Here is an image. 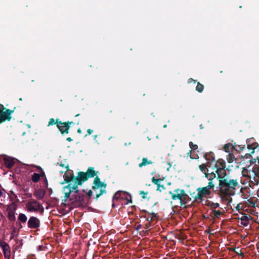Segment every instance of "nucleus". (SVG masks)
Segmentation results:
<instances>
[{"label": "nucleus", "mask_w": 259, "mask_h": 259, "mask_svg": "<svg viewBox=\"0 0 259 259\" xmlns=\"http://www.w3.org/2000/svg\"><path fill=\"white\" fill-rule=\"evenodd\" d=\"M217 180L219 181V184L216 187V194L219 196L222 201L230 202L232 199L230 197L235 195L236 188L239 186L237 180L229 179L226 168L220 171Z\"/></svg>", "instance_id": "1"}, {"label": "nucleus", "mask_w": 259, "mask_h": 259, "mask_svg": "<svg viewBox=\"0 0 259 259\" xmlns=\"http://www.w3.org/2000/svg\"><path fill=\"white\" fill-rule=\"evenodd\" d=\"M85 172L86 173L88 179L90 178H94L96 176L94 180L92 189L96 190L98 188H100L99 193H97L96 195V197L95 198L97 200L100 196L103 195L104 193H106V184L101 181L100 178L97 176L98 171L95 170L94 167H89Z\"/></svg>", "instance_id": "2"}, {"label": "nucleus", "mask_w": 259, "mask_h": 259, "mask_svg": "<svg viewBox=\"0 0 259 259\" xmlns=\"http://www.w3.org/2000/svg\"><path fill=\"white\" fill-rule=\"evenodd\" d=\"M203 157L206 159V163H212L214 165L213 167L217 168V170L219 171L226 168V164L225 160L222 159H215L214 154L212 152H206L203 154Z\"/></svg>", "instance_id": "3"}, {"label": "nucleus", "mask_w": 259, "mask_h": 259, "mask_svg": "<svg viewBox=\"0 0 259 259\" xmlns=\"http://www.w3.org/2000/svg\"><path fill=\"white\" fill-rule=\"evenodd\" d=\"M64 180L61 184L63 185L65 183H69L72 181H75L77 184H79L81 186L84 182L87 181L89 179L86 175V173L83 171H79L77 172V176L76 177L73 174L71 176H67L64 175L63 176Z\"/></svg>", "instance_id": "4"}, {"label": "nucleus", "mask_w": 259, "mask_h": 259, "mask_svg": "<svg viewBox=\"0 0 259 259\" xmlns=\"http://www.w3.org/2000/svg\"><path fill=\"white\" fill-rule=\"evenodd\" d=\"M214 188L215 185L213 182H208L207 186L206 187L198 188L196 190L198 193L194 197L195 200L196 201L198 200L203 201L204 200V198L206 195H209L211 194V189L213 191H215L214 190Z\"/></svg>", "instance_id": "5"}, {"label": "nucleus", "mask_w": 259, "mask_h": 259, "mask_svg": "<svg viewBox=\"0 0 259 259\" xmlns=\"http://www.w3.org/2000/svg\"><path fill=\"white\" fill-rule=\"evenodd\" d=\"M169 194L171 195L172 200H179L182 205L186 204L187 198H189V196L184 189H176L174 192L169 191Z\"/></svg>", "instance_id": "6"}, {"label": "nucleus", "mask_w": 259, "mask_h": 259, "mask_svg": "<svg viewBox=\"0 0 259 259\" xmlns=\"http://www.w3.org/2000/svg\"><path fill=\"white\" fill-rule=\"evenodd\" d=\"M249 179V185H257L259 183V166L255 165L251 171L245 176Z\"/></svg>", "instance_id": "7"}, {"label": "nucleus", "mask_w": 259, "mask_h": 259, "mask_svg": "<svg viewBox=\"0 0 259 259\" xmlns=\"http://www.w3.org/2000/svg\"><path fill=\"white\" fill-rule=\"evenodd\" d=\"M14 111V110L7 109L0 104V124L6 121H10L12 118L11 114Z\"/></svg>", "instance_id": "8"}, {"label": "nucleus", "mask_w": 259, "mask_h": 259, "mask_svg": "<svg viewBox=\"0 0 259 259\" xmlns=\"http://www.w3.org/2000/svg\"><path fill=\"white\" fill-rule=\"evenodd\" d=\"M247 148L250 152L248 153H246L243 156V158L246 159L249 158L251 157L252 154L256 153V155L254 156V159L255 160V158L259 160V145L257 143H253L252 144H247Z\"/></svg>", "instance_id": "9"}, {"label": "nucleus", "mask_w": 259, "mask_h": 259, "mask_svg": "<svg viewBox=\"0 0 259 259\" xmlns=\"http://www.w3.org/2000/svg\"><path fill=\"white\" fill-rule=\"evenodd\" d=\"M212 164H209L208 170L203 172L205 177L208 179V182H213V180L218 177V173H220V171H218L216 169L217 168L212 167Z\"/></svg>", "instance_id": "10"}, {"label": "nucleus", "mask_w": 259, "mask_h": 259, "mask_svg": "<svg viewBox=\"0 0 259 259\" xmlns=\"http://www.w3.org/2000/svg\"><path fill=\"white\" fill-rule=\"evenodd\" d=\"M64 124V122H62L59 118H57L56 120H55L54 118H51L49 120L47 126H50L56 124L61 134L64 135L66 134V132H63L66 129V127L64 126H65Z\"/></svg>", "instance_id": "11"}, {"label": "nucleus", "mask_w": 259, "mask_h": 259, "mask_svg": "<svg viewBox=\"0 0 259 259\" xmlns=\"http://www.w3.org/2000/svg\"><path fill=\"white\" fill-rule=\"evenodd\" d=\"M69 200L73 203H75L78 206H82L84 203V195L80 193L72 194Z\"/></svg>", "instance_id": "12"}, {"label": "nucleus", "mask_w": 259, "mask_h": 259, "mask_svg": "<svg viewBox=\"0 0 259 259\" xmlns=\"http://www.w3.org/2000/svg\"><path fill=\"white\" fill-rule=\"evenodd\" d=\"M40 207L41 204L35 200L29 201L26 203L27 209L30 212L38 211Z\"/></svg>", "instance_id": "13"}, {"label": "nucleus", "mask_w": 259, "mask_h": 259, "mask_svg": "<svg viewBox=\"0 0 259 259\" xmlns=\"http://www.w3.org/2000/svg\"><path fill=\"white\" fill-rule=\"evenodd\" d=\"M0 247L2 248L4 256L6 258L10 259L11 249L9 245L3 240H0Z\"/></svg>", "instance_id": "14"}, {"label": "nucleus", "mask_w": 259, "mask_h": 259, "mask_svg": "<svg viewBox=\"0 0 259 259\" xmlns=\"http://www.w3.org/2000/svg\"><path fill=\"white\" fill-rule=\"evenodd\" d=\"M28 228L30 229H37L40 226V221L35 217H31L27 222Z\"/></svg>", "instance_id": "15"}, {"label": "nucleus", "mask_w": 259, "mask_h": 259, "mask_svg": "<svg viewBox=\"0 0 259 259\" xmlns=\"http://www.w3.org/2000/svg\"><path fill=\"white\" fill-rule=\"evenodd\" d=\"M143 212L145 213V215H143V217L148 222L152 223L154 221H156L158 219V216L157 213H151L146 210H144Z\"/></svg>", "instance_id": "16"}, {"label": "nucleus", "mask_w": 259, "mask_h": 259, "mask_svg": "<svg viewBox=\"0 0 259 259\" xmlns=\"http://www.w3.org/2000/svg\"><path fill=\"white\" fill-rule=\"evenodd\" d=\"M17 208V206L14 203H12L7 208L8 211V218L10 221H14L15 220V215L14 211Z\"/></svg>", "instance_id": "17"}, {"label": "nucleus", "mask_w": 259, "mask_h": 259, "mask_svg": "<svg viewBox=\"0 0 259 259\" xmlns=\"http://www.w3.org/2000/svg\"><path fill=\"white\" fill-rule=\"evenodd\" d=\"M73 182H74V184L72 186H71V184L69 183L67 186L63 187L64 191H66V190H70L71 191V193L72 192H74L75 193H79V190H78V186H79V184H77V183L75 181H73Z\"/></svg>", "instance_id": "18"}, {"label": "nucleus", "mask_w": 259, "mask_h": 259, "mask_svg": "<svg viewBox=\"0 0 259 259\" xmlns=\"http://www.w3.org/2000/svg\"><path fill=\"white\" fill-rule=\"evenodd\" d=\"M253 218L248 214L243 213L242 216L238 218V219L241 221V224L245 227L248 225L249 220H251Z\"/></svg>", "instance_id": "19"}, {"label": "nucleus", "mask_w": 259, "mask_h": 259, "mask_svg": "<svg viewBox=\"0 0 259 259\" xmlns=\"http://www.w3.org/2000/svg\"><path fill=\"white\" fill-rule=\"evenodd\" d=\"M4 162L5 165L9 168H12L15 164L14 159H11L10 158H5L4 159Z\"/></svg>", "instance_id": "20"}, {"label": "nucleus", "mask_w": 259, "mask_h": 259, "mask_svg": "<svg viewBox=\"0 0 259 259\" xmlns=\"http://www.w3.org/2000/svg\"><path fill=\"white\" fill-rule=\"evenodd\" d=\"M205 205L209 207L212 210H215V209L220 207V204L219 203H214L209 200L205 201Z\"/></svg>", "instance_id": "21"}, {"label": "nucleus", "mask_w": 259, "mask_h": 259, "mask_svg": "<svg viewBox=\"0 0 259 259\" xmlns=\"http://www.w3.org/2000/svg\"><path fill=\"white\" fill-rule=\"evenodd\" d=\"M212 164V167H213V165H214L213 164V163H211V164ZM209 164L210 165V163H208V164L207 163H203L202 164H200L199 165V168L200 169V170H201V171L202 172H204L205 171H207L208 169V166H209Z\"/></svg>", "instance_id": "22"}, {"label": "nucleus", "mask_w": 259, "mask_h": 259, "mask_svg": "<svg viewBox=\"0 0 259 259\" xmlns=\"http://www.w3.org/2000/svg\"><path fill=\"white\" fill-rule=\"evenodd\" d=\"M153 162L151 160H148L146 157H144L142 159V162L139 164V166L140 167H142L148 164H151Z\"/></svg>", "instance_id": "23"}, {"label": "nucleus", "mask_w": 259, "mask_h": 259, "mask_svg": "<svg viewBox=\"0 0 259 259\" xmlns=\"http://www.w3.org/2000/svg\"><path fill=\"white\" fill-rule=\"evenodd\" d=\"M44 195L45 192L41 190H38L34 193V196L38 199H42Z\"/></svg>", "instance_id": "24"}, {"label": "nucleus", "mask_w": 259, "mask_h": 259, "mask_svg": "<svg viewBox=\"0 0 259 259\" xmlns=\"http://www.w3.org/2000/svg\"><path fill=\"white\" fill-rule=\"evenodd\" d=\"M65 126H64L65 127H66V129L64 131H63L64 132H66V134H68L69 133V129H70V125L71 124H74V122L73 121H67L66 122H64V124Z\"/></svg>", "instance_id": "25"}, {"label": "nucleus", "mask_w": 259, "mask_h": 259, "mask_svg": "<svg viewBox=\"0 0 259 259\" xmlns=\"http://www.w3.org/2000/svg\"><path fill=\"white\" fill-rule=\"evenodd\" d=\"M123 192L122 191H118L113 196V201H114L115 199H123L124 197L123 196Z\"/></svg>", "instance_id": "26"}, {"label": "nucleus", "mask_w": 259, "mask_h": 259, "mask_svg": "<svg viewBox=\"0 0 259 259\" xmlns=\"http://www.w3.org/2000/svg\"><path fill=\"white\" fill-rule=\"evenodd\" d=\"M123 199H125L128 202L132 203V196L126 192H123Z\"/></svg>", "instance_id": "27"}, {"label": "nucleus", "mask_w": 259, "mask_h": 259, "mask_svg": "<svg viewBox=\"0 0 259 259\" xmlns=\"http://www.w3.org/2000/svg\"><path fill=\"white\" fill-rule=\"evenodd\" d=\"M31 180L34 183H37L40 180V175L37 173H34L31 177Z\"/></svg>", "instance_id": "28"}, {"label": "nucleus", "mask_w": 259, "mask_h": 259, "mask_svg": "<svg viewBox=\"0 0 259 259\" xmlns=\"http://www.w3.org/2000/svg\"><path fill=\"white\" fill-rule=\"evenodd\" d=\"M66 170L65 171H60L61 173L64 172V175H66L67 176H71L72 174H73V171L72 170L69 169V166L68 164H67L65 166Z\"/></svg>", "instance_id": "29"}, {"label": "nucleus", "mask_w": 259, "mask_h": 259, "mask_svg": "<svg viewBox=\"0 0 259 259\" xmlns=\"http://www.w3.org/2000/svg\"><path fill=\"white\" fill-rule=\"evenodd\" d=\"M67 191H65L64 192V199L62 200V201H67V200L70 199V194L71 193V191L70 190H67Z\"/></svg>", "instance_id": "30"}, {"label": "nucleus", "mask_w": 259, "mask_h": 259, "mask_svg": "<svg viewBox=\"0 0 259 259\" xmlns=\"http://www.w3.org/2000/svg\"><path fill=\"white\" fill-rule=\"evenodd\" d=\"M18 220L22 223H25L27 221V217L24 213H20L18 217Z\"/></svg>", "instance_id": "31"}, {"label": "nucleus", "mask_w": 259, "mask_h": 259, "mask_svg": "<svg viewBox=\"0 0 259 259\" xmlns=\"http://www.w3.org/2000/svg\"><path fill=\"white\" fill-rule=\"evenodd\" d=\"M204 90V85L200 82L197 83V85L196 87V91L199 93H201Z\"/></svg>", "instance_id": "32"}, {"label": "nucleus", "mask_w": 259, "mask_h": 259, "mask_svg": "<svg viewBox=\"0 0 259 259\" xmlns=\"http://www.w3.org/2000/svg\"><path fill=\"white\" fill-rule=\"evenodd\" d=\"M212 212L213 213L214 216L218 219L220 218V215L223 214V212L219 210H212Z\"/></svg>", "instance_id": "33"}, {"label": "nucleus", "mask_w": 259, "mask_h": 259, "mask_svg": "<svg viewBox=\"0 0 259 259\" xmlns=\"http://www.w3.org/2000/svg\"><path fill=\"white\" fill-rule=\"evenodd\" d=\"M231 145H232V143H228V144H225L224 146L223 150L226 152H229L230 148H231Z\"/></svg>", "instance_id": "34"}, {"label": "nucleus", "mask_w": 259, "mask_h": 259, "mask_svg": "<svg viewBox=\"0 0 259 259\" xmlns=\"http://www.w3.org/2000/svg\"><path fill=\"white\" fill-rule=\"evenodd\" d=\"M235 157L233 154L230 153L227 158V160L229 163H232L235 159Z\"/></svg>", "instance_id": "35"}, {"label": "nucleus", "mask_w": 259, "mask_h": 259, "mask_svg": "<svg viewBox=\"0 0 259 259\" xmlns=\"http://www.w3.org/2000/svg\"><path fill=\"white\" fill-rule=\"evenodd\" d=\"M189 145L191 150H195L198 149V146L196 144H194L192 142H190Z\"/></svg>", "instance_id": "36"}, {"label": "nucleus", "mask_w": 259, "mask_h": 259, "mask_svg": "<svg viewBox=\"0 0 259 259\" xmlns=\"http://www.w3.org/2000/svg\"><path fill=\"white\" fill-rule=\"evenodd\" d=\"M152 182L155 185H157L159 183L162 181L160 179H156L154 177H153L151 179Z\"/></svg>", "instance_id": "37"}, {"label": "nucleus", "mask_w": 259, "mask_h": 259, "mask_svg": "<svg viewBox=\"0 0 259 259\" xmlns=\"http://www.w3.org/2000/svg\"><path fill=\"white\" fill-rule=\"evenodd\" d=\"M245 148V145H239L237 148H235V151L240 152Z\"/></svg>", "instance_id": "38"}, {"label": "nucleus", "mask_w": 259, "mask_h": 259, "mask_svg": "<svg viewBox=\"0 0 259 259\" xmlns=\"http://www.w3.org/2000/svg\"><path fill=\"white\" fill-rule=\"evenodd\" d=\"M165 189V187H164V186L163 185H161L160 183L157 185V191L161 192L162 189L164 190Z\"/></svg>", "instance_id": "39"}, {"label": "nucleus", "mask_w": 259, "mask_h": 259, "mask_svg": "<svg viewBox=\"0 0 259 259\" xmlns=\"http://www.w3.org/2000/svg\"><path fill=\"white\" fill-rule=\"evenodd\" d=\"M140 195H141V197L143 199H146L147 198L146 195L148 194V192H145L144 191H140L139 192Z\"/></svg>", "instance_id": "40"}, {"label": "nucleus", "mask_w": 259, "mask_h": 259, "mask_svg": "<svg viewBox=\"0 0 259 259\" xmlns=\"http://www.w3.org/2000/svg\"><path fill=\"white\" fill-rule=\"evenodd\" d=\"M16 229L15 228H13V230L11 232V237H10L11 239H12L15 237V236L16 235Z\"/></svg>", "instance_id": "41"}, {"label": "nucleus", "mask_w": 259, "mask_h": 259, "mask_svg": "<svg viewBox=\"0 0 259 259\" xmlns=\"http://www.w3.org/2000/svg\"><path fill=\"white\" fill-rule=\"evenodd\" d=\"M37 168L38 169H40V170H41L40 174H39V175H40V178L45 177L46 176V175H45V172L42 170L40 166H38Z\"/></svg>", "instance_id": "42"}, {"label": "nucleus", "mask_w": 259, "mask_h": 259, "mask_svg": "<svg viewBox=\"0 0 259 259\" xmlns=\"http://www.w3.org/2000/svg\"><path fill=\"white\" fill-rule=\"evenodd\" d=\"M153 225L152 224V223H150V222H147L146 224H145V228L146 229H150V228Z\"/></svg>", "instance_id": "43"}, {"label": "nucleus", "mask_w": 259, "mask_h": 259, "mask_svg": "<svg viewBox=\"0 0 259 259\" xmlns=\"http://www.w3.org/2000/svg\"><path fill=\"white\" fill-rule=\"evenodd\" d=\"M93 194V191L91 190H90L87 193V196L90 198Z\"/></svg>", "instance_id": "44"}, {"label": "nucleus", "mask_w": 259, "mask_h": 259, "mask_svg": "<svg viewBox=\"0 0 259 259\" xmlns=\"http://www.w3.org/2000/svg\"><path fill=\"white\" fill-rule=\"evenodd\" d=\"M238 145H237L236 143H234V144H232V145H231V149L235 150V148H237Z\"/></svg>", "instance_id": "45"}, {"label": "nucleus", "mask_w": 259, "mask_h": 259, "mask_svg": "<svg viewBox=\"0 0 259 259\" xmlns=\"http://www.w3.org/2000/svg\"><path fill=\"white\" fill-rule=\"evenodd\" d=\"M192 82H194V83H196V80H194L193 79V78H190L189 79H188V82L189 83H191Z\"/></svg>", "instance_id": "46"}, {"label": "nucleus", "mask_w": 259, "mask_h": 259, "mask_svg": "<svg viewBox=\"0 0 259 259\" xmlns=\"http://www.w3.org/2000/svg\"><path fill=\"white\" fill-rule=\"evenodd\" d=\"M58 164H59V163H58ZM59 165H60V166H61L63 167H64L65 168V166H66V165H65V164L64 163H63L62 161L59 163Z\"/></svg>", "instance_id": "47"}, {"label": "nucleus", "mask_w": 259, "mask_h": 259, "mask_svg": "<svg viewBox=\"0 0 259 259\" xmlns=\"http://www.w3.org/2000/svg\"><path fill=\"white\" fill-rule=\"evenodd\" d=\"M93 130L91 129H88L87 131V132L89 134V135H91L93 133Z\"/></svg>", "instance_id": "48"}, {"label": "nucleus", "mask_w": 259, "mask_h": 259, "mask_svg": "<svg viewBox=\"0 0 259 259\" xmlns=\"http://www.w3.org/2000/svg\"><path fill=\"white\" fill-rule=\"evenodd\" d=\"M66 140L68 142H71L72 141V139L70 137H68L67 139H66Z\"/></svg>", "instance_id": "49"}, {"label": "nucleus", "mask_w": 259, "mask_h": 259, "mask_svg": "<svg viewBox=\"0 0 259 259\" xmlns=\"http://www.w3.org/2000/svg\"><path fill=\"white\" fill-rule=\"evenodd\" d=\"M168 165V167L167 168V170L168 171L169 170V169L171 167V164L169 163V162H168L167 163Z\"/></svg>", "instance_id": "50"}, {"label": "nucleus", "mask_w": 259, "mask_h": 259, "mask_svg": "<svg viewBox=\"0 0 259 259\" xmlns=\"http://www.w3.org/2000/svg\"><path fill=\"white\" fill-rule=\"evenodd\" d=\"M77 133H79V134H81V130L80 128H78L77 129Z\"/></svg>", "instance_id": "51"}, {"label": "nucleus", "mask_w": 259, "mask_h": 259, "mask_svg": "<svg viewBox=\"0 0 259 259\" xmlns=\"http://www.w3.org/2000/svg\"><path fill=\"white\" fill-rule=\"evenodd\" d=\"M141 228V225H139L137 227V230H139Z\"/></svg>", "instance_id": "52"}, {"label": "nucleus", "mask_w": 259, "mask_h": 259, "mask_svg": "<svg viewBox=\"0 0 259 259\" xmlns=\"http://www.w3.org/2000/svg\"><path fill=\"white\" fill-rule=\"evenodd\" d=\"M236 208L237 210H239L240 209V205L238 204L237 205V206L236 207Z\"/></svg>", "instance_id": "53"}, {"label": "nucleus", "mask_w": 259, "mask_h": 259, "mask_svg": "<svg viewBox=\"0 0 259 259\" xmlns=\"http://www.w3.org/2000/svg\"><path fill=\"white\" fill-rule=\"evenodd\" d=\"M67 202V201H63L62 204L64 205H66V203Z\"/></svg>", "instance_id": "54"}, {"label": "nucleus", "mask_w": 259, "mask_h": 259, "mask_svg": "<svg viewBox=\"0 0 259 259\" xmlns=\"http://www.w3.org/2000/svg\"><path fill=\"white\" fill-rule=\"evenodd\" d=\"M191 151H192V150H189V152H188V153H187V154H188V155H190V154H191Z\"/></svg>", "instance_id": "55"}, {"label": "nucleus", "mask_w": 259, "mask_h": 259, "mask_svg": "<svg viewBox=\"0 0 259 259\" xmlns=\"http://www.w3.org/2000/svg\"><path fill=\"white\" fill-rule=\"evenodd\" d=\"M112 207L114 208L115 207V204L113 203L112 205Z\"/></svg>", "instance_id": "56"}, {"label": "nucleus", "mask_w": 259, "mask_h": 259, "mask_svg": "<svg viewBox=\"0 0 259 259\" xmlns=\"http://www.w3.org/2000/svg\"><path fill=\"white\" fill-rule=\"evenodd\" d=\"M167 127V125H166V124H164V125H163V127H164V128H165V127Z\"/></svg>", "instance_id": "57"}, {"label": "nucleus", "mask_w": 259, "mask_h": 259, "mask_svg": "<svg viewBox=\"0 0 259 259\" xmlns=\"http://www.w3.org/2000/svg\"><path fill=\"white\" fill-rule=\"evenodd\" d=\"M79 115V114H77L76 115H75V117H77Z\"/></svg>", "instance_id": "58"}, {"label": "nucleus", "mask_w": 259, "mask_h": 259, "mask_svg": "<svg viewBox=\"0 0 259 259\" xmlns=\"http://www.w3.org/2000/svg\"><path fill=\"white\" fill-rule=\"evenodd\" d=\"M2 195V192L1 191V190H0V196Z\"/></svg>", "instance_id": "59"}, {"label": "nucleus", "mask_w": 259, "mask_h": 259, "mask_svg": "<svg viewBox=\"0 0 259 259\" xmlns=\"http://www.w3.org/2000/svg\"><path fill=\"white\" fill-rule=\"evenodd\" d=\"M82 191H83V192H85V190H84V189H83V190H82Z\"/></svg>", "instance_id": "60"}, {"label": "nucleus", "mask_w": 259, "mask_h": 259, "mask_svg": "<svg viewBox=\"0 0 259 259\" xmlns=\"http://www.w3.org/2000/svg\"><path fill=\"white\" fill-rule=\"evenodd\" d=\"M19 100L22 101V99L21 98H20L19 99Z\"/></svg>", "instance_id": "61"}, {"label": "nucleus", "mask_w": 259, "mask_h": 259, "mask_svg": "<svg viewBox=\"0 0 259 259\" xmlns=\"http://www.w3.org/2000/svg\"><path fill=\"white\" fill-rule=\"evenodd\" d=\"M97 135L95 136L94 139H95L97 137Z\"/></svg>", "instance_id": "62"}, {"label": "nucleus", "mask_w": 259, "mask_h": 259, "mask_svg": "<svg viewBox=\"0 0 259 259\" xmlns=\"http://www.w3.org/2000/svg\"><path fill=\"white\" fill-rule=\"evenodd\" d=\"M22 227V225H20V228H21Z\"/></svg>", "instance_id": "63"}, {"label": "nucleus", "mask_w": 259, "mask_h": 259, "mask_svg": "<svg viewBox=\"0 0 259 259\" xmlns=\"http://www.w3.org/2000/svg\"><path fill=\"white\" fill-rule=\"evenodd\" d=\"M258 193H259V189H258Z\"/></svg>", "instance_id": "64"}]
</instances>
